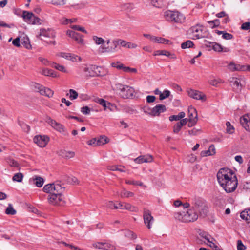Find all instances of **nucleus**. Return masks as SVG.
Here are the masks:
<instances>
[{
  "label": "nucleus",
  "instance_id": "obj_9",
  "mask_svg": "<svg viewBox=\"0 0 250 250\" xmlns=\"http://www.w3.org/2000/svg\"><path fill=\"white\" fill-rule=\"evenodd\" d=\"M46 123L49 124L53 128L60 133L66 135L68 134L65 131L64 126L61 124L56 122L55 120L51 119L49 117H47L46 118Z\"/></svg>",
  "mask_w": 250,
  "mask_h": 250
},
{
  "label": "nucleus",
  "instance_id": "obj_39",
  "mask_svg": "<svg viewBox=\"0 0 250 250\" xmlns=\"http://www.w3.org/2000/svg\"><path fill=\"white\" fill-rule=\"evenodd\" d=\"M92 39L97 45L103 44L105 42L104 39L101 37H98L96 36H93L92 37Z\"/></svg>",
  "mask_w": 250,
  "mask_h": 250
},
{
  "label": "nucleus",
  "instance_id": "obj_5",
  "mask_svg": "<svg viewBox=\"0 0 250 250\" xmlns=\"http://www.w3.org/2000/svg\"><path fill=\"white\" fill-rule=\"evenodd\" d=\"M191 208L194 210L198 211L201 215L206 216L208 212L205 201L199 197H194L192 199Z\"/></svg>",
  "mask_w": 250,
  "mask_h": 250
},
{
  "label": "nucleus",
  "instance_id": "obj_20",
  "mask_svg": "<svg viewBox=\"0 0 250 250\" xmlns=\"http://www.w3.org/2000/svg\"><path fill=\"white\" fill-rule=\"evenodd\" d=\"M240 124L247 131L250 132V114H246L240 118Z\"/></svg>",
  "mask_w": 250,
  "mask_h": 250
},
{
  "label": "nucleus",
  "instance_id": "obj_11",
  "mask_svg": "<svg viewBox=\"0 0 250 250\" xmlns=\"http://www.w3.org/2000/svg\"><path fill=\"white\" fill-rule=\"evenodd\" d=\"M188 126L191 127L196 125L198 120L197 112L195 108L192 106L188 107Z\"/></svg>",
  "mask_w": 250,
  "mask_h": 250
},
{
  "label": "nucleus",
  "instance_id": "obj_49",
  "mask_svg": "<svg viewBox=\"0 0 250 250\" xmlns=\"http://www.w3.org/2000/svg\"><path fill=\"white\" fill-rule=\"evenodd\" d=\"M96 102L99 104L101 105L104 107V110L106 109V101L103 99L98 98L96 100Z\"/></svg>",
  "mask_w": 250,
  "mask_h": 250
},
{
  "label": "nucleus",
  "instance_id": "obj_15",
  "mask_svg": "<svg viewBox=\"0 0 250 250\" xmlns=\"http://www.w3.org/2000/svg\"><path fill=\"white\" fill-rule=\"evenodd\" d=\"M33 140L39 146L44 147L49 142V138L48 136L45 135H37L34 138Z\"/></svg>",
  "mask_w": 250,
  "mask_h": 250
},
{
  "label": "nucleus",
  "instance_id": "obj_3",
  "mask_svg": "<svg viewBox=\"0 0 250 250\" xmlns=\"http://www.w3.org/2000/svg\"><path fill=\"white\" fill-rule=\"evenodd\" d=\"M165 19L169 22L181 23L184 21L185 16L178 11L167 10L164 13Z\"/></svg>",
  "mask_w": 250,
  "mask_h": 250
},
{
  "label": "nucleus",
  "instance_id": "obj_6",
  "mask_svg": "<svg viewBox=\"0 0 250 250\" xmlns=\"http://www.w3.org/2000/svg\"><path fill=\"white\" fill-rule=\"evenodd\" d=\"M117 89L120 90V94L124 99L129 98L133 96L134 89L128 85H123L121 83L116 84Z\"/></svg>",
  "mask_w": 250,
  "mask_h": 250
},
{
  "label": "nucleus",
  "instance_id": "obj_56",
  "mask_svg": "<svg viewBox=\"0 0 250 250\" xmlns=\"http://www.w3.org/2000/svg\"><path fill=\"white\" fill-rule=\"evenodd\" d=\"M237 250H245L246 249V246L243 244L240 240H238L237 242Z\"/></svg>",
  "mask_w": 250,
  "mask_h": 250
},
{
  "label": "nucleus",
  "instance_id": "obj_18",
  "mask_svg": "<svg viewBox=\"0 0 250 250\" xmlns=\"http://www.w3.org/2000/svg\"><path fill=\"white\" fill-rule=\"evenodd\" d=\"M188 93L190 97L194 99L201 100L203 101L206 100V96L200 91L190 89L188 91Z\"/></svg>",
  "mask_w": 250,
  "mask_h": 250
},
{
  "label": "nucleus",
  "instance_id": "obj_50",
  "mask_svg": "<svg viewBox=\"0 0 250 250\" xmlns=\"http://www.w3.org/2000/svg\"><path fill=\"white\" fill-rule=\"evenodd\" d=\"M69 60H70L73 62H81L82 61V59L80 57L77 55L73 54H70V57L69 58Z\"/></svg>",
  "mask_w": 250,
  "mask_h": 250
},
{
  "label": "nucleus",
  "instance_id": "obj_36",
  "mask_svg": "<svg viewBox=\"0 0 250 250\" xmlns=\"http://www.w3.org/2000/svg\"><path fill=\"white\" fill-rule=\"evenodd\" d=\"M5 213L8 215H15L16 213V210L14 209L11 204L8 205V207L6 209Z\"/></svg>",
  "mask_w": 250,
  "mask_h": 250
},
{
  "label": "nucleus",
  "instance_id": "obj_26",
  "mask_svg": "<svg viewBox=\"0 0 250 250\" xmlns=\"http://www.w3.org/2000/svg\"><path fill=\"white\" fill-rule=\"evenodd\" d=\"M22 17L25 21L28 23H31V21H32L33 18H34V15L32 12L23 11Z\"/></svg>",
  "mask_w": 250,
  "mask_h": 250
},
{
  "label": "nucleus",
  "instance_id": "obj_53",
  "mask_svg": "<svg viewBox=\"0 0 250 250\" xmlns=\"http://www.w3.org/2000/svg\"><path fill=\"white\" fill-rule=\"evenodd\" d=\"M227 126V132L229 134H231L234 132V128L233 126L231 125L230 122H227L226 123Z\"/></svg>",
  "mask_w": 250,
  "mask_h": 250
},
{
  "label": "nucleus",
  "instance_id": "obj_58",
  "mask_svg": "<svg viewBox=\"0 0 250 250\" xmlns=\"http://www.w3.org/2000/svg\"><path fill=\"white\" fill-rule=\"evenodd\" d=\"M200 132V130L195 128L188 131V134L191 136H195Z\"/></svg>",
  "mask_w": 250,
  "mask_h": 250
},
{
  "label": "nucleus",
  "instance_id": "obj_17",
  "mask_svg": "<svg viewBox=\"0 0 250 250\" xmlns=\"http://www.w3.org/2000/svg\"><path fill=\"white\" fill-rule=\"evenodd\" d=\"M166 110V107L163 104H157L153 107L150 111V115L152 116H158Z\"/></svg>",
  "mask_w": 250,
  "mask_h": 250
},
{
  "label": "nucleus",
  "instance_id": "obj_44",
  "mask_svg": "<svg viewBox=\"0 0 250 250\" xmlns=\"http://www.w3.org/2000/svg\"><path fill=\"white\" fill-rule=\"evenodd\" d=\"M99 146L105 144L108 142V138L105 136H101L100 137L97 138Z\"/></svg>",
  "mask_w": 250,
  "mask_h": 250
},
{
  "label": "nucleus",
  "instance_id": "obj_33",
  "mask_svg": "<svg viewBox=\"0 0 250 250\" xmlns=\"http://www.w3.org/2000/svg\"><path fill=\"white\" fill-rule=\"evenodd\" d=\"M120 196L122 198H128L133 197L134 193L132 192L127 191L125 189H123L120 193Z\"/></svg>",
  "mask_w": 250,
  "mask_h": 250
},
{
  "label": "nucleus",
  "instance_id": "obj_19",
  "mask_svg": "<svg viewBox=\"0 0 250 250\" xmlns=\"http://www.w3.org/2000/svg\"><path fill=\"white\" fill-rule=\"evenodd\" d=\"M114 208L115 209H125L126 210H130L133 212H137L138 211V208L135 206H133L131 205L130 204L126 203H118V205H115Z\"/></svg>",
  "mask_w": 250,
  "mask_h": 250
},
{
  "label": "nucleus",
  "instance_id": "obj_54",
  "mask_svg": "<svg viewBox=\"0 0 250 250\" xmlns=\"http://www.w3.org/2000/svg\"><path fill=\"white\" fill-rule=\"evenodd\" d=\"M62 20L63 21H62V22L63 23V24H67L69 23L75 22H76L77 20L76 18L67 19V18H64L62 19Z\"/></svg>",
  "mask_w": 250,
  "mask_h": 250
},
{
  "label": "nucleus",
  "instance_id": "obj_12",
  "mask_svg": "<svg viewBox=\"0 0 250 250\" xmlns=\"http://www.w3.org/2000/svg\"><path fill=\"white\" fill-rule=\"evenodd\" d=\"M128 42L122 40L121 39L114 40L112 42V44L114 47L113 48H110L109 47H102V52H114L116 51V48L119 44H120L123 47H127Z\"/></svg>",
  "mask_w": 250,
  "mask_h": 250
},
{
  "label": "nucleus",
  "instance_id": "obj_63",
  "mask_svg": "<svg viewBox=\"0 0 250 250\" xmlns=\"http://www.w3.org/2000/svg\"><path fill=\"white\" fill-rule=\"evenodd\" d=\"M222 38L226 40H230L233 38L232 34L226 32L225 31L222 34Z\"/></svg>",
  "mask_w": 250,
  "mask_h": 250
},
{
  "label": "nucleus",
  "instance_id": "obj_25",
  "mask_svg": "<svg viewBox=\"0 0 250 250\" xmlns=\"http://www.w3.org/2000/svg\"><path fill=\"white\" fill-rule=\"evenodd\" d=\"M98 68L99 67L96 65H91L84 68V72L86 73L87 72V75L94 76L95 75L97 74L96 70L98 69Z\"/></svg>",
  "mask_w": 250,
  "mask_h": 250
},
{
  "label": "nucleus",
  "instance_id": "obj_2",
  "mask_svg": "<svg viewBox=\"0 0 250 250\" xmlns=\"http://www.w3.org/2000/svg\"><path fill=\"white\" fill-rule=\"evenodd\" d=\"M174 217L175 219L181 222L189 223L197 220L198 217V214L197 212L194 210V208H190L186 211L175 213Z\"/></svg>",
  "mask_w": 250,
  "mask_h": 250
},
{
  "label": "nucleus",
  "instance_id": "obj_55",
  "mask_svg": "<svg viewBox=\"0 0 250 250\" xmlns=\"http://www.w3.org/2000/svg\"><path fill=\"white\" fill-rule=\"evenodd\" d=\"M67 182L70 184H77L79 183L78 179L74 176L68 177Z\"/></svg>",
  "mask_w": 250,
  "mask_h": 250
},
{
  "label": "nucleus",
  "instance_id": "obj_52",
  "mask_svg": "<svg viewBox=\"0 0 250 250\" xmlns=\"http://www.w3.org/2000/svg\"><path fill=\"white\" fill-rule=\"evenodd\" d=\"M69 98L71 100H74L77 98L78 96V93L73 89H70L69 90Z\"/></svg>",
  "mask_w": 250,
  "mask_h": 250
},
{
  "label": "nucleus",
  "instance_id": "obj_51",
  "mask_svg": "<svg viewBox=\"0 0 250 250\" xmlns=\"http://www.w3.org/2000/svg\"><path fill=\"white\" fill-rule=\"evenodd\" d=\"M151 4L155 7L159 8L162 5V3L161 0H151Z\"/></svg>",
  "mask_w": 250,
  "mask_h": 250
},
{
  "label": "nucleus",
  "instance_id": "obj_22",
  "mask_svg": "<svg viewBox=\"0 0 250 250\" xmlns=\"http://www.w3.org/2000/svg\"><path fill=\"white\" fill-rule=\"evenodd\" d=\"M153 159L151 155L141 156L134 160L137 164H142L143 163H148L152 162Z\"/></svg>",
  "mask_w": 250,
  "mask_h": 250
},
{
  "label": "nucleus",
  "instance_id": "obj_7",
  "mask_svg": "<svg viewBox=\"0 0 250 250\" xmlns=\"http://www.w3.org/2000/svg\"><path fill=\"white\" fill-rule=\"evenodd\" d=\"M62 192H56L49 194L47 197L48 202L54 205H63L64 204Z\"/></svg>",
  "mask_w": 250,
  "mask_h": 250
},
{
  "label": "nucleus",
  "instance_id": "obj_60",
  "mask_svg": "<svg viewBox=\"0 0 250 250\" xmlns=\"http://www.w3.org/2000/svg\"><path fill=\"white\" fill-rule=\"evenodd\" d=\"M214 43V42H210L206 40L204 41V45L206 47L209 48V50L212 49Z\"/></svg>",
  "mask_w": 250,
  "mask_h": 250
},
{
  "label": "nucleus",
  "instance_id": "obj_42",
  "mask_svg": "<svg viewBox=\"0 0 250 250\" xmlns=\"http://www.w3.org/2000/svg\"><path fill=\"white\" fill-rule=\"evenodd\" d=\"M42 74L45 76H52L53 77H56V74H55L54 72L51 69H45L43 70Z\"/></svg>",
  "mask_w": 250,
  "mask_h": 250
},
{
  "label": "nucleus",
  "instance_id": "obj_61",
  "mask_svg": "<svg viewBox=\"0 0 250 250\" xmlns=\"http://www.w3.org/2000/svg\"><path fill=\"white\" fill-rule=\"evenodd\" d=\"M81 111L84 115H88L90 113V108L87 106H84L81 108Z\"/></svg>",
  "mask_w": 250,
  "mask_h": 250
},
{
  "label": "nucleus",
  "instance_id": "obj_32",
  "mask_svg": "<svg viewBox=\"0 0 250 250\" xmlns=\"http://www.w3.org/2000/svg\"><path fill=\"white\" fill-rule=\"evenodd\" d=\"M169 42L168 40L165 39V38L159 37H154L153 42L155 43L167 44Z\"/></svg>",
  "mask_w": 250,
  "mask_h": 250
},
{
  "label": "nucleus",
  "instance_id": "obj_10",
  "mask_svg": "<svg viewBox=\"0 0 250 250\" xmlns=\"http://www.w3.org/2000/svg\"><path fill=\"white\" fill-rule=\"evenodd\" d=\"M43 191L50 194L56 193V192H63L64 188L59 184H48L45 185L43 188Z\"/></svg>",
  "mask_w": 250,
  "mask_h": 250
},
{
  "label": "nucleus",
  "instance_id": "obj_4",
  "mask_svg": "<svg viewBox=\"0 0 250 250\" xmlns=\"http://www.w3.org/2000/svg\"><path fill=\"white\" fill-rule=\"evenodd\" d=\"M188 34L192 39H198L207 38L208 33L203 26L197 24L188 30Z\"/></svg>",
  "mask_w": 250,
  "mask_h": 250
},
{
  "label": "nucleus",
  "instance_id": "obj_28",
  "mask_svg": "<svg viewBox=\"0 0 250 250\" xmlns=\"http://www.w3.org/2000/svg\"><path fill=\"white\" fill-rule=\"evenodd\" d=\"M243 67L242 65L236 64L233 62H230L228 66V69L232 72L235 71H242Z\"/></svg>",
  "mask_w": 250,
  "mask_h": 250
},
{
  "label": "nucleus",
  "instance_id": "obj_48",
  "mask_svg": "<svg viewBox=\"0 0 250 250\" xmlns=\"http://www.w3.org/2000/svg\"><path fill=\"white\" fill-rule=\"evenodd\" d=\"M170 92L168 90H165L163 93H161L159 96V99L161 100H163L169 96Z\"/></svg>",
  "mask_w": 250,
  "mask_h": 250
},
{
  "label": "nucleus",
  "instance_id": "obj_31",
  "mask_svg": "<svg viewBox=\"0 0 250 250\" xmlns=\"http://www.w3.org/2000/svg\"><path fill=\"white\" fill-rule=\"evenodd\" d=\"M121 9L123 11H130L134 8V5L132 3H124L121 5Z\"/></svg>",
  "mask_w": 250,
  "mask_h": 250
},
{
  "label": "nucleus",
  "instance_id": "obj_14",
  "mask_svg": "<svg viewBox=\"0 0 250 250\" xmlns=\"http://www.w3.org/2000/svg\"><path fill=\"white\" fill-rule=\"evenodd\" d=\"M36 36L37 38H40L41 39H42V37L53 39L55 37L56 33L55 31L51 28H41Z\"/></svg>",
  "mask_w": 250,
  "mask_h": 250
},
{
  "label": "nucleus",
  "instance_id": "obj_38",
  "mask_svg": "<svg viewBox=\"0 0 250 250\" xmlns=\"http://www.w3.org/2000/svg\"><path fill=\"white\" fill-rule=\"evenodd\" d=\"M23 175L21 173H17L14 175L12 180L14 181L21 182L22 181Z\"/></svg>",
  "mask_w": 250,
  "mask_h": 250
},
{
  "label": "nucleus",
  "instance_id": "obj_30",
  "mask_svg": "<svg viewBox=\"0 0 250 250\" xmlns=\"http://www.w3.org/2000/svg\"><path fill=\"white\" fill-rule=\"evenodd\" d=\"M33 180L35 185L39 188L42 187L44 183L43 179L39 176H35V178H33Z\"/></svg>",
  "mask_w": 250,
  "mask_h": 250
},
{
  "label": "nucleus",
  "instance_id": "obj_47",
  "mask_svg": "<svg viewBox=\"0 0 250 250\" xmlns=\"http://www.w3.org/2000/svg\"><path fill=\"white\" fill-rule=\"evenodd\" d=\"M125 183L129 185H138L139 186H143V183L142 182L139 181L126 180Z\"/></svg>",
  "mask_w": 250,
  "mask_h": 250
},
{
  "label": "nucleus",
  "instance_id": "obj_40",
  "mask_svg": "<svg viewBox=\"0 0 250 250\" xmlns=\"http://www.w3.org/2000/svg\"><path fill=\"white\" fill-rule=\"evenodd\" d=\"M22 44L27 49H30L31 45L30 43L29 40L27 37H24L22 39Z\"/></svg>",
  "mask_w": 250,
  "mask_h": 250
},
{
  "label": "nucleus",
  "instance_id": "obj_8",
  "mask_svg": "<svg viewBox=\"0 0 250 250\" xmlns=\"http://www.w3.org/2000/svg\"><path fill=\"white\" fill-rule=\"evenodd\" d=\"M31 86L35 91L40 92L41 95L48 97H51L53 95L54 92L51 89L45 88L39 83H33Z\"/></svg>",
  "mask_w": 250,
  "mask_h": 250
},
{
  "label": "nucleus",
  "instance_id": "obj_27",
  "mask_svg": "<svg viewBox=\"0 0 250 250\" xmlns=\"http://www.w3.org/2000/svg\"><path fill=\"white\" fill-rule=\"evenodd\" d=\"M58 154L62 157L65 158H71L75 155V153L73 151H67L64 150H60L58 152Z\"/></svg>",
  "mask_w": 250,
  "mask_h": 250
},
{
  "label": "nucleus",
  "instance_id": "obj_34",
  "mask_svg": "<svg viewBox=\"0 0 250 250\" xmlns=\"http://www.w3.org/2000/svg\"><path fill=\"white\" fill-rule=\"evenodd\" d=\"M68 0H52L51 3L56 6H62L66 4Z\"/></svg>",
  "mask_w": 250,
  "mask_h": 250
},
{
  "label": "nucleus",
  "instance_id": "obj_46",
  "mask_svg": "<svg viewBox=\"0 0 250 250\" xmlns=\"http://www.w3.org/2000/svg\"><path fill=\"white\" fill-rule=\"evenodd\" d=\"M199 235L207 241H209L210 239H213V237L206 232H201L199 233Z\"/></svg>",
  "mask_w": 250,
  "mask_h": 250
},
{
  "label": "nucleus",
  "instance_id": "obj_16",
  "mask_svg": "<svg viewBox=\"0 0 250 250\" xmlns=\"http://www.w3.org/2000/svg\"><path fill=\"white\" fill-rule=\"evenodd\" d=\"M66 35L74 39L78 43L82 45L84 44L83 36L79 33H76L71 30H68L66 31Z\"/></svg>",
  "mask_w": 250,
  "mask_h": 250
},
{
  "label": "nucleus",
  "instance_id": "obj_41",
  "mask_svg": "<svg viewBox=\"0 0 250 250\" xmlns=\"http://www.w3.org/2000/svg\"><path fill=\"white\" fill-rule=\"evenodd\" d=\"M6 161L7 162V163L11 167H18V163L15 161L13 159H12V158L9 157H7L6 159Z\"/></svg>",
  "mask_w": 250,
  "mask_h": 250
},
{
  "label": "nucleus",
  "instance_id": "obj_13",
  "mask_svg": "<svg viewBox=\"0 0 250 250\" xmlns=\"http://www.w3.org/2000/svg\"><path fill=\"white\" fill-rule=\"evenodd\" d=\"M143 218L145 224L148 229H150L154 221V219L151 215V211L148 209L144 208L143 211Z\"/></svg>",
  "mask_w": 250,
  "mask_h": 250
},
{
  "label": "nucleus",
  "instance_id": "obj_45",
  "mask_svg": "<svg viewBox=\"0 0 250 250\" xmlns=\"http://www.w3.org/2000/svg\"><path fill=\"white\" fill-rule=\"evenodd\" d=\"M70 28H72L73 30L81 31L84 33L87 34V32L86 30L84 29V27H81L77 25H72L70 26Z\"/></svg>",
  "mask_w": 250,
  "mask_h": 250
},
{
  "label": "nucleus",
  "instance_id": "obj_59",
  "mask_svg": "<svg viewBox=\"0 0 250 250\" xmlns=\"http://www.w3.org/2000/svg\"><path fill=\"white\" fill-rule=\"evenodd\" d=\"M182 126L179 122L177 123L173 127V132L175 133H178L181 129Z\"/></svg>",
  "mask_w": 250,
  "mask_h": 250
},
{
  "label": "nucleus",
  "instance_id": "obj_1",
  "mask_svg": "<svg viewBox=\"0 0 250 250\" xmlns=\"http://www.w3.org/2000/svg\"><path fill=\"white\" fill-rule=\"evenodd\" d=\"M217 178L219 185L227 193L234 191L237 187V178L230 169L221 168L217 172Z\"/></svg>",
  "mask_w": 250,
  "mask_h": 250
},
{
  "label": "nucleus",
  "instance_id": "obj_23",
  "mask_svg": "<svg viewBox=\"0 0 250 250\" xmlns=\"http://www.w3.org/2000/svg\"><path fill=\"white\" fill-rule=\"evenodd\" d=\"M230 83H231V85L235 90L238 91L241 90L242 88V84L240 83V79L232 77L230 80Z\"/></svg>",
  "mask_w": 250,
  "mask_h": 250
},
{
  "label": "nucleus",
  "instance_id": "obj_29",
  "mask_svg": "<svg viewBox=\"0 0 250 250\" xmlns=\"http://www.w3.org/2000/svg\"><path fill=\"white\" fill-rule=\"evenodd\" d=\"M154 55H165L167 57H170L173 59L176 58V57L174 54H171L169 52L166 50H157L154 52Z\"/></svg>",
  "mask_w": 250,
  "mask_h": 250
},
{
  "label": "nucleus",
  "instance_id": "obj_57",
  "mask_svg": "<svg viewBox=\"0 0 250 250\" xmlns=\"http://www.w3.org/2000/svg\"><path fill=\"white\" fill-rule=\"evenodd\" d=\"M212 49L214 50L215 51L221 52L222 51L223 48L221 45L214 42Z\"/></svg>",
  "mask_w": 250,
  "mask_h": 250
},
{
  "label": "nucleus",
  "instance_id": "obj_64",
  "mask_svg": "<svg viewBox=\"0 0 250 250\" xmlns=\"http://www.w3.org/2000/svg\"><path fill=\"white\" fill-rule=\"evenodd\" d=\"M241 29L243 30H250V22H246L243 23L241 25Z\"/></svg>",
  "mask_w": 250,
  "mask_h": 250
},
{
  "label": "nucleus",
  "instance_id": "obj_62",
  "mask_svg": "<svg viewBox=\"0 0 250 250\" xmlns=\"http://www.w3.org/2000/svg\"><path fill=\"white\" fill-rule=\"evenodd\" d=\"M30 24H41V20L39 18L37 17L34 15V18H33L32 21H31Z\"/></svg>",
  "mask_w": 250,
  "mask_h": 250
},
{
  "label": "nucleus",
  "instance_id": "obj_21",
  "mask_svg": "<svg viewBox=\"0 0 250 250\" xmlns=\"http://www.w3.org/2000/svg\"><path fill=\"white\" fill-rule=\"evenodd\" d=\"M93 247L106 250H114L115 248L109 243L105 242H96L93 244Z\"/></svg>",
  "mask_w": 250,
  "mask_h": 250
},
{
  "label": "nucleus",
  "instance_id": "obj_37",
  "mask_svg": "<svg viewBox=\"0 0 250 250\" xmlns=\"http://www.w3.org/2000/svg\"><path fill=\"white\" fill-rule=\"evenodd\" d=\"M51 66L60 71L63 72H66V70L65 67L63 65H60L59 64L51 62Z\"/></svg>",
  "mask_w": 250,
  "mask_h": 250
},
{
  "label": "nucleus",
  "instance_id": "obj_43",
  "mask_svg": "<svg viewBox=\"0 0 250 250\" xmlns=\"http://www.w3.org/2000/svg\"><path fill=\"white\" fill-rule=\"evenodd\" d=\"M193 45V42L191 41L188 40L182 43L181 47L182 49H186L192 47Z\"/></svg>",
  "mask_w": 250,
  "mask_h": 250
},
{
  "label": "nucleus",
  "instance_id": "obj_24",
  "mask_svg": "<svg viewBox=\"0 0 250 250\" xmlns=\"http://www.w3.org/2000/svg\"><path fill=\"white\" fill-rule=\"evenodd\" d=\"M215 148L213 145H211L208 150L202 151L200 153L201 157H207L208 156H212L215 154Z\"/></svg>",
  "mask_w": 250,
  "mask_h": 250
},
{
  "label": "nucleus",
  "instance_id": "obj_35",
  "mask_svg": "<svg viewBox=\"0 0 250 250\" xmlns=\"http://www.w3.org/2000/svg\"><path fill=\"white\" fill-rule=\"evenodd\" d=\"M208 23L210 28H213L218 27L220 25V21L218 19H215L213 21H208Z\"/></svg>",
  "mask_w": 250,
  "mask_h": 250
}]
</instances>
